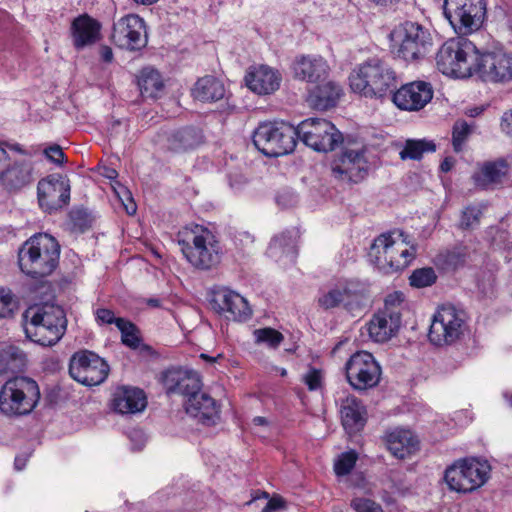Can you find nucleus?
I'll list each match as a JSON object with an SVG mask.
<instances>
[{
	"label": "nucleus",
	"mask_w": 512,
	"mask_h": 512,
	"mask_svg": "<svg viewBox=\"0 0 512 512\" xmlns=\"http://www.w3.org/2000/svg\"><path fill=\"white\" fill-rule=\"evenodd\" d=\"M125 209L129 215H132L136 212V205L133 202H131L130 205L125 206Z\"/></svg>",
	"instance_id": "338daca9"
},
{
	"label": "nucleus",
	"mask_w": 512,
	"mask_h": 512,
	"mask_svg": "<svg viewBox=\"0 0 512 512\" xmlns=\"http://www.w3.org/2000/svg\"><path fill=\"white\" fill-rule=\"evenodd\" d=\"M433 87L425 81H414L402 85L392 93L394 104L405 111H419L433 98Z\"/></svg>",
	"instance_id": "412c9836"
},
{
	"label": "nucleus",
	"mask_w": 512,
	"mask_h": 512,
	"mask_svg": "<svg viewBox=\"0 0 512 512\" xmlns=\"http://www.w3.org/2000/svg\"><path fill=\"white\" fill-rule=\"evenodd\" d=\"M296 132L306 146L319 152L332 151L343 142L341 132L325 119H305L297 125Z\"/></svg>",
	"instance_id": "ddd939ff"
},
{
	"label": "nucleus",
	"mask_w": 512,
	"mask_h": 512,
	"mask_svg": "<svg viewBox=\"0 0 512 512\" xmlns=\"http://www.w3.org/2000/svg\"><path fill=\"white\" fill-rule=\"evenodd\" d=\"M95 318L98 324L100 325H109L115 324L117 326V322L119 320H124L125 318L116 317L114 312L107 308H98L95 311Z\"/></svg>",
	"instance_id": "864d4df0"
},
{
	"label": "nucleus",
	"mask_w": 512,
	"mask_h": 512,
	"mask_svg": "<svg viewBox=\"0 0 512 512\" xmlns=\"http://www.w3.org/2000/svg\"><path fill=\"white\" fill-rule=\"evenodd\" d=\"M212 302L218 312L229 313L230 316L228 318L235 321H246L252 314L246 299L227 288H222L215 292Z\"/></svg>",
	"instance_id": "4be33fe9"
},
{
	"label": "nucleus",
	"mask_w": 512,
	"mask_h": 512,
	"mask_svg": "<svg viewBox=\"0 0 512 512\" xmlns=\"http://www.w3.org/2000/svg\"><path fill=\"white\" fill-rule=\"evenodd\" d=\"M22 320L26 338L42 346L55 345L67 327L64 310L48 303L27 308Z\"/></svg>",
	"instance_id": "f03ea898"
},
{
	"label": "nucleus",
	"mask_w": 512,
	"mask_h": 512,
	"mask_svg": "<svg viewBox=\"0 0 512 512\" xmlns=\"http://www.w3.org/2000/svg\"><path fill=\"white\" fill-rule=\"evenodd\" d=\"M341 94V87L329 81L312 89L307 96V102L311 108L325 111L336 106Z\"/></svg>",
	"instance_id": "2f4dec72"
},
{
	"label": "nucleus",
	"mask_w": 512,
	"mask_h": 512,
	"mask_svg": "<svg viewBox=\"0 0 512 512\" xmlns=\"http://www.w3.org/2000/svg\"><path fill=\"white\" fill-rule=\"evenodd\" d=\"M100 56L104 62H107V63L111 62L113 60L112 49L108 46H102L100 48Z\"/></svg>",
	"instance_id": "052dcab7"
},
{
	"label": "nucleus",
	"mask_w": 512,
	"mask_h": 512,
	"mask_svg": "<svg viewBox=\"0 0 512 512\" xmlns=\"http://www.w3.org/2000/svg\"><path fill=\"white\" fill-rule=\"evenodd\" d=\"M73 226L81 231L89 227V216L84 209H73L69 213Z\"/></svg>",
	"instance_id": "603ef678"
},
{
	"label": "nucleus",
	"mask_w": 512,
	"mask_h": 512,
	"mask_svg": "<svg viewBox=\"0 0 512 512\" xmlns=\"http://www.w3.org/2000/svg\"><path fill=\"white\" fill-rule=\"evenodd\" d=\"M382 370L374 356L366 351L351 355L345 364V375L351 387L365 391L376 387L381 379Z\"/></svg>",
	"instance_id": "4468645a"
},
{
	"label": "nucleus",
	"mask_w": 512,
	"mask_h": 512,
	"mask_svg": "<svg viewBox=\"0 0 512 512\" xmlns=\"http://www.w3.org/2000/svg\"><path fill=\"white\" fill-rule=\"evenodd\" d=\"M397 84L394 69L378 57L369 58L358 64L349 75L351 90L370 99H384L394 92Z\"/></svg>",
	"instance_id": "f257e3e1"
},
{
	"label": "nucleus",
	"mask_w": 512,
	"mask_h": 512,
	"mask_svg": "<svg viewBox=\"0 0 512 512\" xmlns=\"http://www.w3.org/2000/svg\"><path fill=\"white\" fill-rule=\"evenodd\" d=\"M437 280V275L432 267H422L415 269L409 277V283L412 287L424 288L433 285Z\"/></svg>",
	"instance_id": "37998d69"
},
{
	"label": "nucleus",
	"mask_w": 512,
	"mask_h": 512,
	"mask_svg": "<svg viewBox=\"0 0 512 512\" xmlns=\"http://www.w3.org/2000/svg\"><path fill=\"white\" fill-rule=\"evenodd\" d=\"M200 358H202V359H204L206 361H209L211 363H214L216 361V358L210 357V356H208L206 354H203V353L200 355Z\"/></svg>",
	"instance_id": "774afa93"
},
{
	"label": "nucleus",
	"mask_w": 512,
	"mask_h": 512,
	"mask_svg": "<svg viewBox=\"0 0 512 512\" xmlns=\"http://www.w3.org/2000/svg\"><path fill=\"white\" fill-rule=\"evenodd\" d=\"M368 172V162L364 150L346 149L332 164V175L335 179L347 183L362 181Z\"/></svg>",
	"instance_id": "aec40b11"
},
{
	"label": "nucleus",
	"mask_w": 512,
	"mask_h": 512,
	"mask_svg": "<svg viewBox=\"0 0 512 512\" xmlns=\"http://www.w3.org/2000/svg\"><path fill=\"white\" fill-rule=\"evenodd\" d=\"M257 342L266 343L269 347L276 348L283 341V335L273 328H262L254 331Z\"/></svg>",
	"instance_id": "de8ad7c7"
},
{
	"label": "nucleus",
	"mask_w": 512,
	"mask_h": 512,
	"mask_svg": "<svg viewBox=\"0 0 512 512\" xmlns=\"http://www.w3.org/2000/svg\"><path fill=\"white\" fill-rule=\"evenodd\" d=\"M398 236L393 237V233H385L377 237L372 245V249L376 250L377 259L379 261H383L384 264L389 266V257L386 250H392L394 256H398L399 253L396 252V248L398 247Z\"/></svg>",
	"instance_id": "ea45409f"
},
{
	"label": "nucleus",
	"mask_w": 512,
	"mask_h": 512,
	"mask_svg": "<svg viewBox=\"0 0 512 512\" xmlns=\"http://www.w3.org/2000/svg\"><path fill=\"white\" fill-rule=\"evenodd\" d=\"M224 84L214 76L200 78L192 90L195 99L202 102H216L225 96Z\"/></svg>",
	"instance_id": "c9c22d12"
},
{
	"label": "nucleus",
	"mask_w": 512,
	"mask_h": 512,
	"mask_svg": "<svg viewBox=\"0 0 512 512\" xmlns=\"http://www.w3.org/2000/svg\"><path fill=\"white\" fill-rule=\"evenodd\" d=\"M100 24L88 15L79 16L72 22L71 32L76 49L94 44L100 35Z\"/></svg>",
	"instance_id": "7c9ffc66"
},
{
	"label": "nucleus",
	"mask_w": 512,
	"mask_h": 512,
	"mask_svg": "<svg viewBox=\"0 0 512 512\" xmlns=\"http://www.w3.org/2000/svg\"><path fill=\"white\" fill-rule=\"evenodd\" d=\"M70 181L61 174H51L41 179L37 185L40 207L46 212L57 211L70 201Z\"/></svg>",
	"instance_id": "6ab92c4d"
},
{
	"label": "nucleus",
	"mask_w": 512,
	"mask_h": 512,
	"mask_svg": "<svg viewBox=\"0 0 512 512\" xmlns=\"http://www.w3.org/2000/svg\"><path fill=\"white\" fill-rule=\"evenodd\" d=\"M0 181L10 190H19L32 182V167L29 162L12 159Z\"/></svg>",
	"instance_id": "f704fd0d"
},
{
	"label": "nucleus",
	"mask_w": 512,
	"mask_h": 512,
	"mask_svg": "<svg viewBox=\"0 0 512 512\" xmlns=\"http://www.w3.org/2000/svg\"><path fill=\"white\" fill-rule=\"evenodd\" d=\"M509 172V164L499 158L484 162L473 175L475 185L483 190H495L501 187Z\"/></svg>",
	"instance_id": "b1692460"
},
{
	"label": "nucleus",
	"mask_w": 512,
	"mask_h": 512,
	"mask_svg": "<svg viewBox=\"0 0 512 512\" xmlns=\"http://www.w3.org/2000/svg\"><path fill=\"white\" fill-rule=\"evenodd\" d=\"M403 302L402 292L395 291L386 296L384 307L376 312L368 323V333L374 342L385 343L399 332Z\"/></svg>",
	"instance_id": "1a4fd4ad"
},
{
	"label": "nucleus",
	"mask_w": 512,
	"mask_h": 512,
	"mask_svg": "<svg viewBox=\"0 0 512 512\" xmlns=\"http://www.w3.org/2000/svg\"><path fill=\"white\" fill-rule=\"evenodd\" d=\"M109 365L96 353L83 350L73 354L69 364V374L77 382L86 386H96L105 381Z\"/></svg>",
	"instance_id": "dca6fc26"
},
{
	"label": "nucleus",
	"mask_w": 512,
	"mask_h": 512,
	"mask_svg": "<svg viewBox=\"0 0 512 512\" xmlns=\"http://www.w3.org/2000/svg\"><path fill=\"white\" fill-rule=\"evenodd\" d=\"M393 235L398 236V247L395 248L399 255L394 256L392 250H386L388 257L390 258L389 268L392 271H400L406 268L414 260L417 253V244L410 241L408 239V235L403 231H394Z\"/></svg>",
	"instance_id": "72a5a7b5"
},
{
	"label": "nucleus",
	"mask_w": 512,
	"mask_h": 512,
	"mask_svg": "<svg viewBox=\"0 0 512 512\" xmlns=\"http://www.w3.org/2000/svg\"><path fill=\"white\" fill-rule=\"evenodd\" d=\"M103 175L106 177V178H109V179H114L117 177L118 173L115 169L113 168H105L104 169V173Z\"/></svg>",
	"instance_id": "0e129e2a"
},
{
	"label": "nucleus",
	"mask_w": 512,
	"mask_h": 512,
	"mask_svg": "<svg viewBox=\"0 0 512 512\" xmlns=\"http://www.w3.org/2000/svg\"><path fill=\"white\" fill-rule=\"evenodd\" d=\"M358 455L355 451L342 453L334 463V471L337 476H346L354 468Z\"/></svg>",
	"instance_id": "c03bdc74"
},
{
	"label": "nucleus",
	"mask_w": 512,
	"mask_h": 512,
	"mask_svg": "<svg viewBox=\"0 0 512 512\" xmlns=\"http://www.w3.org/2000/svg\"><path fill=\"white\" fill-rule=\"evenodd\" d=\"M350 506L355 512H383L382 506L379 503L365 497L353 498Z\"/></svg>",
	"instance_id": "8fccbe9b"
},
{
	"label": "nucleus",
	"mask_w": 512,
	"mask_h": 512,
	"mask_svg": "<svg viewBox=\"0 0 512 512\" xmlns=\"http://www.w3.org/2000/svg\"><path fill=\"white\" fill-rule=\"evenodd\" d=\"M296 127L286 122L261 123L253 132L254 146L267 157H279L294 151Z\"/></svg>",
	"instance_id": "0eeeda50"
},
{
	"label": "nucleus",
	"mask_w": 512,
	"mask_h": 512,
	"mask_svg": "<svg viewBox=\"0 0 512 512\" xmlns=\"http://www.w3.org/2000/svg\"><path fill=\"white\" fill-rule=\"evenodd\" d=\"M147 405L143 390L135 387L121 386L113 393L112 407L120 414H134Z\"/></svg>",
	"instance_id": "cd10ccee"
},
{
	"label": "nucleus",
	"mask_w": 512,
	"mask_h": 512,
	"mask_svg": "<svg viewBox=\"0 0 512 512\" xmlns=\"http://www.w3.org/2000/svg\"><path fill=\"white\" fill-rule=\"evenodd\" d=\"M177 242L186 260L199 270H210L220 263V248L214 235L206 228H184Z\"/></svg>",
	"instance_id": "20e7f679"
},
{
	"label": "nucleus",
	"mask_w": 512,
	"mask_h": 512,
	"mask_svg": "<svg viewBox=\"0 0 512 512\" xmlns=\"http://www.w3.org/2000/svg\"><path fill=\"white\" fill-rule=\"evenodd\" d=\"M443 12L458 34L478 30L486 14L484 0H445Z\"/></svg>",
	"instance_id": "9d476101"
},
{
	"label": "nucleus",
	"mask_w": 512,
	"mask_h": 512,
	"mask_svg": "<svg viewBox=\"0 0 512 512\" xmlns=\"http://www.w3.org/2000/svg\"><path fill=\"white\" fill-rule=\"evenodd\" d=\"M137 83L144 99H157L164 91L162 76L153 68L142 69Z\"/></svg>",
	"instance_id": "e433bc0d"
},
{
	"label": "nucleus",
	"mask_w": 512,
	"mask_h": 512,
	"mask_svg": "<svg viewBox=\"0 0 512 512\" xmlns=\"http://www.w3.org/2000/svg\"><path fill=\"white\" fill-rule=\"evenodd\" d=\"M471 126L464 120H458L453 125L452 144L455 152H460L469 134Z\"/></svg>",
	"instance_id": "a18cd8bd"
},
{
	"label": "nucleus",
	"mask_w": 512,
	"mask_h": 512,
	"mask_svg": "<svg viewBox=\"0 0 512 512\" xmlns=\"http://www.w3.org/2000/svg\"><path fill=\"white\" fill-rule=\"evenodd\" d=\"M435 264L446 271L455 270L465 263V253L461 249L445 250L438 253L434 260Z\"/></svg>",
	"instance_id": "a19ab883"
},
{
	"label": "nucleus",
	"mask_w": 512,
	"mask_h": 512,
	"mask_svg": "<svg viewBox=\"0 0 512 512\" xmlns=\"http://www.w3.org/2000/svg\"><path fill=\"white\" fill-rule=\"evenodd\" d=\"M384 441L389 451L399 459H404L419 450L418 437L410 429L396 427L387 430Z\"/></svg>",
	"instance_id": "393cba45"
},
{
	"label": "nucleus",
	"mask_w": 512,
	"mask_h": 512,
	"mask_svg": "<svg viewBox=\"0 0 512 512\" xmlns=\"http://www.w3.org/2000/svg\"><path fill=\"white\" fill-rule=\"evenodd\" d=\"M435 149L436 145L432 141L425 139H409L406 141L404 148L400 151V158L402 160H419L425 152H434Z\"/></svg>",
	"instance_id": "58836bf2"
},
{
	"label": "nucleus",
	"mask_w": 512,
	"mask_h": 512,
	"mask_svg": "<svg viewBox=\"0 0 512 512\" xmlns=\"http://www.w3.org/2000/svg\"><path fill=\"white\" fill-rule=\"evenodd\" d=\"M60 245L47 233L30 237L20 248L18 262L26 275L39 279L50 275L58 266Z\"/></svg>",
	"instance_id": "7ed1b4c3"
},
{
	"label": "nucleus",
	"mask_w": 512,
	"mask_h": 512,
	"mask_svg": "<svg viewBox=\"0 0 512 512\" xmlns=\"http://www.w3.org/2000/svg\"><path fill=\"white\" fill-rule=\"evenodd\" d=\"M501 128L506 134L512 136V110L503 114Z\"/></svg>",
	"instance_id": "13d9d810"
},
{
	"label": "nucleus",
	"mask_w": 512,
	"mask_h": 512,
	"mask_svg": "<svg viewBox=\"0 0 512 512\" xmlns=\"http://www.w3.org/2000/svg\"><path fill=\"white\" fill-rule=\"evenodd\" d=\"M465 329L466 315L464 311L451 305H444L434 314L428 337L435 345H451L461 338Z\"/></svg>",
	"instance_id": "9b49d317"
},
{
	"label": "nucleus",
	"mask_w": 512,
	"mask_h": 512,
	"mask_svg": "<svg viewBox=\"0 0 512 512\" xmlns=\"http://www.w3.org/2000/svg\"><path fill=\"white\" fill-rule=\"evenodd\" d=\"M282 507V500L280 498H272L270 499L266 506L262 509L261 512H273Z\"/></svg>",
	"instance_id": "bf43d9fd"
},
{
	"label": "nucleus",
	"mask_w": 512,
	"mask_h": 512,
	"mask_svg": "<svg viewBox=\"0 0 512 512\" xmlns=\"http://www.w3.org/2000/svg\"><path fill=\"white\" fill-rule=\"evenodd\" d=\"M298 201V196L291 190L284 189L276 196L278 205L288 208L294 206Z\"/></svg>",
	"instance_id": "5fc2aeb1"
},
{
	"label": "nucleus",
	"mask_w": 512,
	"mask_h": 512,
	"mask_svg": "<svg viewBox=\"0 0 512 512\" xmlns=\"http://www.w3.org/2000/svg\"><path fill=\"white\" fill-rule=\"evenodd\" d=\"M16 303L9 289L0 288V319L13 315Z\"/></svg>",
	"instance_id": "09e8293b"
},
{
	"label": "nucleus",
	"mask_w": 512,
	"mask_h": 512,
	"mask_svg": "<svg viewBox=\"0 0 512 512\" xmlns=\"http://www.w3.org/2000/svg\"><path fill=\"white\" fill-rule=\"evenodd\" d=\"M117 328L121 332V341L124 345L132 349L139 347L141 342L140 331L134 323L127 319L119 320Z\"/></svg>",
	"instance_id": "79ce46f5"
},
{
	"label": "nucleus",
	"mask_w": 512,
	"mask_h": 512,
	"mask_svg": "<svg viewBox=\"0 0 512 512\" xmlns=\"http://www.w3.org/2000/svg\"><path fill=\"white\" fill-rule=\"evenodd\" d=\"M37 382L29 377H14L0 388V412L10 418L30 414L40 400Z\"/></svg>",
	"instance_id": "39448f33"
},
{
	"label": "nucleus",
	"mask_w": 512,
	"mask_h": 512,
	"mask_svg": "<svg viewBox=\"0 0 512 512\" xmlns=\"http://www.w3.org/2000/svg\"><path fill=\"white\" fill-rule=\"evenodd\" d=\"M490 465L487 461L465 459L458 461L445 471V481L451 490L472 492L482 486L488 479Z\"/></svg>",
	"instance_id": "f8f14e48"
},
{
	"label": "nucleus",
	"mask_w": 512,
	"mask_h": 512,
	"mask_svg": "<svg viewBox=\"0 0 512 512\" xmlns=\"http://www.w3.org/2000/svg\"><path fill=\"white\" fill-rule=\"evenodd\" d=\"M281 81V73L268 65L253 67L245 76L247 87L258 95L274 93L279 89Z\"/></svg>",
	"instance_id": "5701e85b"
},
{
	"label": "nucleus",
	"mask_w": 512,
	"mask_h": 512,
	"mask_svg": "<svg viewBox=\"0 0 512 512\" xmlns=\"http://www.w3.org/2000/svg\"><path fill=\"white\" fill-rule=\"evenodd\" d=\"M268 251L272 256H276L279 251L291 253L293 256L295 254L294 246L286 243V234L284 233L271 240Z\"/></svg>",
	"instance_id": "3c124183"
},
{
	"label": "nucleus",
	"mask_w": 512,
	"mask_h": 512,
	"mask_svg": "<svg viewBox=\"0 0 512 512\" xmlns=\"http://www.w3.org/2000/svg\"><path fill=\"white\" fill-rule=\"evenodd\" d=\"M369 303V285L359 279H344L337 282L318 299L325 310L343 307L352 315L361 313Z\"/></svg>",
	"instance_id": "6e6552de"
},
{
	"label": "nucleus",
	"mask_w": 512,
	"mask_h": 512,
	"mask_svg": "<svg viewBox=\"0 0 512 512\" xmlns=\"http://www.w3.org/2000/svg\"><path fill=\"white\" fill-rule=\"evenodd\" d=\"M292 70L296 79L315 83L327 76L329 66L321 56L301 55L293 61Z\"/></svg>",
	"instance_id": "bb28decb"
},
{
	"label": "nucleus",
	"mask_w": 512,
	"mask_h": 512,
	"mask_svg": "<svg viewBox=\"0 0 512 512\" xmlns=\"http://www.w3.org/2000/svg\"><path fill=\"white\" fill-rule=\"evenodd\" d=\"M478 49L464 37L447 40L436 54V65L444 75L466 78L472 75Z\"/></svg>",
	"instance_id": "423d86ee"
},
{
	"label": "nucleus",
	"mask_w": 512,
	"mask_h": 512,
	"mask_svg": "<svg viewBox=\"0 0 512 512\" xmlns=\"http://www.w3.org/2000/svg\"><path fill=\"white\" fill-rule=\"evenodd\" d=\"M26 364L25 353L16 346L8 345L0 349V373H14Z\"/></svg>",
	"instance_id": "4c0bfd02"
},
{
	"label": "nucleus",
	"mask_w": 512,
	"mask_h": 512,
	"mask_svg": "<svg viewBox=\"0 0 512 512\" xmlns=\"http://www.w3.org/2000/svg\"><path fill=\"white\" fill-rule=\"evenodd\" d=\"M305 383L309 390L320 388L322 382L321 372L317 369H311L304 377Z\"/></svg>",
	"instance_id": "4d7b16f0"
},
{
	"label": "nucleus",
	"mask_w": 512,
	"mask_h": 512,
	"mask_svg": "<svg viewBox=\"0 0 512 512\" xmlns=\"http://www.w3.org/2000/svg\"><path fill=\"white\" fill-rule=\"evenodd\" d=\"M340 414L343 428L349 434L359 432L366 424V409L354 395L341 399Z\"/></svg>",
	"instance_id": "c85d7f7f"
},
{
	"label": "nucleus",
	"mask_w": 512,
	"mask_h": 512,
	"mask_svg": "<svg viewBox=\"0 0 512 512\" xmlns=\"http://www.w3.org/2000/svg\"><path fill=\"white\" fill-rule=\"evenodd\" d=\"M454 161L452 158H445L440 164V169L442 172H449L453 167Z\"/></svg>",
	"instance_id": "680f3d73"
},
{
	"label": "nucleus",
	"mask_w": 512,
	"mask_h": 512,
	"mask_svg": "<svg viewBox=\"0 0 512 512\" xmlns=\"http://www.w3.org/2000/svg\"><path fill=\"white\" fill-rule=\"evenodd\" d=\"M399 45L396 54L399 58L414 62L424 58L432 48V36L422 25L406 21L398 31Z\"/></svg>",
	"instance_id": "2eb2a0df"
},
{
	"label": "nucleus",
	"mask_w": 512,
	"mask_h": 512,
	"mask_svg": "<svg viewBox=\"0 0 512 512\" xmlns=\"http://www.w3.org/2000/svg\"><path fill=\"white\" fill-rule=\"evenodd\" d=\"M113 43L127 51H140L147 46L148 35L144 20L135 14L121 17L113 24Z\"/></svg>",
	"instance_id": "f3484780"
},
{
	"label": "nucleus",
	"mask_w": 512,
	"mask_h": 512,
	"mask_svg": "<svg viewBox=\"0 0 512 512\" xmlns=\"http://www.w3.org/2000/svg\"><path fill=\"white\" fill-rule=\"evenodd\" d=\"M27 459L23 456H17L14 461V466L17 470H22L26 465Z\"/></svg>",
	"instance_id": "e2e57ef3"
},
{
	"label": "nucleus",
	"mask_w": 512,
	"mask_h": 512,
	"mask_svg": "<svg viewBox=\"0 0 512 512\" xmlns=\"http://www.w3.org/2000/svg\"><path fill=\"white\" fill-rule=\"evenodd\" d=\"M166 386L168 393L181 394L186 399L202 391L201 378L194 371L169 372L166 377Z\"/></svg>",
	"instance_id": "c756f323"
},
{
	"label": "nucleus",
	"mask_w": 512,
	"mask_h": 512,
	"mask_svg": "<svg viewBox=\"0 0 512 512\" xmlns=\"http://www.w3.org/2000/svg\"><path fill=\"white\" fill-rule=\"evenodd\" d=\"M204 142L200 128L186 126L174 131L168 137V147L175 152H185L199 147Z\"/></svg>",
	"instance_id": "473e14b6"
},
{
	"label": "nucleus",
	"mask_w": 512,
	"mask_h": 512,
	"mask_svg": "<svg viewBox=\"0 0 512 512\" xmlns=\"http://www.w3.org/2000/svg\"><path fill=\"white\" fill-rule=\"evenodd\" d=\"M253 422H254L255 425H266L267 424L266 418L261 417V416L255 417L253 419Z\"/></svg>",
	"instance_id": "69168bd1"
},
{
	"label": "nucleus",
	"mask_w": 512,
	"mask_h": 512,
	"mask_svg": "<svg viewBox=\"0 0 512 512\" xmlns=\"http://www.w3.org/2000/svg\"><path fill=\"white\" fill-rule=\"evenodd\" d=\"M45 156L53 163L62 165L64 163L65 154L59 145H53L44 150Z\"/></svg>",
	"instance_id": "6e6d98bb"
},
{
	"label": "nucleus",
	"mask_w": 512,
	"mask_h": 512,
	"mask_svg": "<svg viewBox=\"0 0 512 512\" xmlns=\"http://www.w3.org/2000/svg\"><path fill=\"white\" fill-rule=\"evenodd\" d=\"M482 211L477 206L466 207L461 214L459 227L463 230L474 229L480 223Z\"/></svg>",
	"instance_id": "49530a36"
},
{
	"label": "nucleus",
	"mask_w": 512,
	"mask_h": 512,
	"mask_svg": "<svg viewBox=\"0 0 512 512\" xmlns=\"http://www.w3.org/2000/svg\"><path fill=\"white\" fill-rule=\"evenodd\" d=\"M474 72H477L486 82H509L512 80V55L503 50L483 54L478 51Z\"/></svg>",
	"instance_id": "a211bd4d"
},
{
	"label": "nucleus",
	"mask_w": 512,
	"mask_h": 512,
	"mask_svg": "<svg viewBox=\"0 0 512 512\" xmlns=\"http://www.w3.org/2000/svg\"><path fill=\"white\" fill-rule=\"evenodd\" d=\"M184 406L187 414L205 425L215 424L219 417L216 401L204 391L186 399Z\"/></svg>",
	"instance_id": "a878e982"
}]
</instances>
